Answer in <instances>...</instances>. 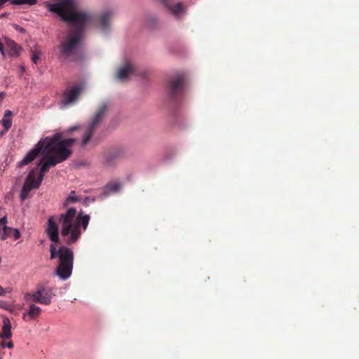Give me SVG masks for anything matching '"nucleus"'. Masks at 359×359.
I'll list each match as a JSON object with an SVG mask.
<instances>
[{"label": "nucleus", "instance_id": "obj_1", "mask_svg": "<svg viewBox=\"0 0 359 359\" xmlns=\"http://www.w3.org/2000/svg\"><path fill=\"white\" fill-rule=\"evenodd\" d=\"M90 221L88 215L81 212L76 216L75 208H70L65 213L60 215H52L48 217L45 228V233L53 243L50 245V259L57 258L55 274L62 280L68 279L73 270L74 252L67 246H60L58 249L56 244L60 242L59 224L61 226V236L67 245L75 243L80 238L82 231H86Z\"/></svg>", "mask_w": 359, "mask_h": 359}, {"label": "nucleus", "instance_id": "obj_2", "mask_svg": "<svg viewBox=\"0 0 359 359\" xmlns=\"http://www.w3.org/2000/svg\"><path fill=\"white\" fill-rule=\"evenodd\" d=\"M48 10L57 13L63 21L71 23L74 27L59 46L62 57L73 62L81 60L80 43L85 28L92 22L91 16L79 11L73 0H62L56 4H50Z\"/></svg>", "mask_w": 359, "mask_h": 359}, {"label": "nucleus", "instance_id": "obj_3", "mask_svg": "<svg viewBox=\"0 0 359 359\" xmlns=\"http://www.w3.org/2000/svg\"><path fill=\"white\" fill-rule=\"evenodd\" d=\"M47 144H44L43 153L53 154L60 161H65L72 154L71 147L76 142L74 138L62 140V135L56 133L50 138H46Z\"/></svg>", "mask_w": 359, "mask_h": 359}, {"label": "nucleus", "instance_id": "obj_4", "mask_svg": "<svg viewBox=\"0 0 359 359\" xmlns=\"http://www.w3.org/2000/svg\"><path fill=\"white\" fill-rule=\"evenodd\" d=\"M109 108V104L107 102H102L97 107L95 113L90 118L83 135L81 147L83 148L91 142L97 129L102 124L103 119Z\"/></svg>", "mask_w": 359, "mask_h": 359}, {"label": "nucleus", "instance_id": "obj_5", "mask_svg": "<svg viewBox=\"0 0 359 359\" xmlns=\"http://www.w3.org/2000/svg\"><path fill=\"white\" fill-rule=\"evenodd\" d=\"M36 170L37 168L32 169L25 180L20 195L22 201H24L28 197L29 192L32 189H39L43 180V176L40 175L36 179Z\"/></svg>", "mask_w": 359, "mask_h": 359}, {"label": "nucleus", "instance_id": "obj_6", "mask_svg": "<svg viewBox=\"0 0 359 359\" xmlns=\"http://www.w3.org/2000/svg\"><path fill=\"white\" fill-rule=\"evenodd\" d=\"M184 81V76L180 74H177L169 79L167 84V90L172 98H175L183 93Z\"/></svg>", "mask_w": 359, "mask_h": 359}, {"label": "nucleus", "instance_id": "obj_7", "mask_svg": "<svg viewBox=\"0 0 359 359\" xmlns=\"http://www.w3.org/2000/svg\"><path fill=\"white\" fill-rule=\"evenodd\" d=\"M82 90L83 87L81 85L67 88L63 92L61 104L64 107L74 104L78 100Z\"/></svg>", "mask_w": 359, "mask_h": 359}, {"label": "nucleus", "instance_id": "obj_8", "mask_svg": "<svg viewBox=\"0 0 359 359\" xmlns=\"http://www.w3.org/2000/svg\"><path fill=\"white\" fill-rule=\"evenodd\" d=\"M124 155L125 150L123 148H114L103 153L102 161L104 165L110 166L117 160L123 158Z\"/></svg>", "mask_w": 359, "mask_h": 359}, {"label": "nucleus", "instance_id": "obj_9", "mask_svg": "<svg viewBox=\"0 0 359 359\" xmlns=\"http://www.w3.org/2000/svg\"><path fill=\"white\" fill-rule=\"evenodd\" d=\"M44 154L45 156L41 159L38 164V165H41L39 175L43 176V178L44 177V174L48 172L51 167H54L62 162L53 154H48L47 153H44Z\"/></svg>", "mask_w": 359, "mask_h": 359}, {"label": "nucleus", "instance_id": "obj_10", "mask_svg": "<svg viewBox=\"0 0 359 359\" xmlns=\"http://www.w3.org/2000/svg\"><path fill=\"white\" fill-rule=\"evenodd\" d=\"M43 149H44V142L39 141L34 147L27 154L23 159L18 163V166L22 167L32 163L39 156Z\"/></svg>", "mask_w": 359, "mask_h": 359}, {"label": "nucleus", "instance_id": "obj_11", "mask_svg": "<svg viewBox=\"0 0 359 359\" xmlns=\"http://www.w3.org/2000/svg\"><path fill=\"white\" fill-rule=\"evenodd\" d=\"M133 74H136L135 67L132 63L127 62L117 70L116 78L119 80H125Z\"/></svg>", "mask_w": 359, "mask_h": 359}, {"label": "nucleus", "instance_id": "obj_12", "mask_svg": "<svg viewBox=\"0 0 359 359\" xmlns=\"http://www.w3.org/2000/svg\"><path fill=\"white\" fill-rule=\"evenodd\" d=\"M112 15L111 11H107L96 18V23L103 32H107L109 29Z\"/></svg>", "mask_w": 359, "mask_h": 359}, {"label": "nucleus", "instance_id": "obj_13", "mask_svg": "<svg viewBox=\"0 0 359 359\" xmlns=\"http://www.w3.org/2000/svg\"><path fill=\"white\" fill-rule=\"evenodd\" d=\"M13 237L18 240L20 237V233L18 229L9 227L7 225L0 227V240L5 241L8 238Z\"/></svg>", "mask_w": 359, "mask_h": 359}, {"label": "nucleus", "instance_id": "obj_14", "mask_svg": "<svg viewBox=\"0 0 359 359\" xmlns=\"http://www.w3.org/2000/svg\"><path fill=\"white\" fill-rule=\"evenodd\" d=\"M37 295L39 299V304L43 305H49L51 303L53 293L50 290L45 287H39L37 289Z\"/></svg>", "mask_w": 359, "mask_h": 359}, {"label": "nucleus", "instance_id": "obj_15", "mask_svg": "<svg viewBox=\"0 0 359 359\" xmlns=\"http://www.w3.org/2000/svg\"><path fill=\"white\" fill-rule=\"evenodd\" d=\"M165 7L175 16H179L184 11L181 3H175L173 0H161Z\"/></svg>", "mask_w": 359, "mask_h": 359}, {"label": "nucleus", "instance_id": "obj_16", "mask_svg": "<svg viewBox=\"0 0 359 359\" xmlns=\"http://www.w3.org/2000/svg\"><path fill=\"white\" fill-rule=\"evenodd\" d=\"M41 309L35 304H30L27 312L22 314V319L25 321H29L40 316Z\"/></svg>", "mask_w": 359, "mask_h": 359}, {"label": "nucleus", "instance_id": "obj_17", "mask_svg": "<svg viewBox=\"0 0 359 359\" xmlns=\"http://www.w3.org/2000/svg\"><path fill=\"white\" fill-rule=\"evenodd\" d=\"M6 46L8 48V53L11 57H18L20 56L22 48L14 41L6 38Z\"/></svg>", "mask_w": 359, "mask_h": 359}, {"label": "nucleus", "instance_id": "obj_18", "mask_svg": "<svg viewBox=\"0 0 359 359\" xmlns=\"http://www.w3.org/2000/svg\"><path fill=\"white\" fill-rule=\"evenodd\" d=\"M121 187V184L118 181H111L108 182L103 189L104 197H107L112 194L117 193Z\"/></svg>", "mask_w": 359, "mask_h": 359}, {"label": "nucleus", "instance_id": "obj_19", "mask_svg": "<svg viewBox=\"0 0 359 359\" xmlns=\"http://www.w3.org/2000/svg\"><path fill=\"white\" fill-rule=\"evenodd\" d=\"M11 323L8 318L3 320L2 332L0 333V338L3 339H9L12 337Z\"/></svg>", "mask_w": 359, "mask_h": 359}, {"label": "nucleus", "instance_id": "obj_20", "mask_svg": "<svg viewBox=\"0 0 359 359\" xmlns=\"http://www.w3.org/2000/svg\"><path fill=\"white\" fill-rule=\"evenodd\" d=\"M26 303L34 304V303L39 304V299L37 295V290L32 293H26L24 297Z\"/></svg>", "mask_w": 359, "mask_h": 359}, {"label": "nucleus", "instance_id": "obj_21", "mask_svg": "<svg viewBox=\"0 0 359 359\" xmlns=\"http://www.w3.org/2000/svg\"><path fill=\"white\" fill-rule=\"evenodd\" d=\"M80 201V198L75 196V191H72L69 196L66 198L64 205L68 206L70 203H74Z\"/></svg>", "mask_w": 359, "mask_h": 359}, {"label": "nucleus", "instance_id": "obj_22", "mask_svg": "<svg viewBox=\"0 0 359 359\" xmlns=\"http://www.w3.org/2000/svg\"><path fill=\"white\" fill-rule=\"evenodd\" d=\"M0 123L6 130H8L12 126V120L11 118L3 117Z\"/></svg>", "mask_w": 359, "mask_h": 359}, {"label": "nucleus", "instance_id": "obj_23", "mask_svg": "<svg viewBox=\"0 0 359 359\" xmlns=\"http://www.w3.org/2000/svg\"><path fill=\"white\" fill-rule=\"evenodd\" d=\"M36 3V0H13V4L16 5L29 4L34 5Z\"/></svg>", "mask_w": 359, "mask_h": 359}, {"label": "nucleus", "instance_id": "obj_24", "mask_svg": "<svg viewBox=\"0 0 359 359\" xmlns=\"http://www.w3.org/2000/svg\"><path fill=\"white\" fill-rule=\"evenodd\" d=\"M40 57V53L39 52H33L32 56V60L34 63L37 64L38 60Z\"/></svg>", "mask_w": 359, "mask_h": 359}, {"label": "nucleus", "instance_id": "obj_25", "mask_svg": "<svg viewBox=\"0 0 359 359\" xmlns=\"http://www.w3.org/2000/svg\"><path fill=\"white\" fill-rule=\"evenodd\" d=\"M8 221H7V217L4 216L3 217L0 218V227L6 226Z\"/></svg>", "mask_w": 359, "mask_h": 359}, {"label": "nucleus", "instance_id": "obj_26", "mask_svg": "<svg viewBox=\"0 0 359 359\" xmlns=\"http://www.w3.org/2000/svg\"><path fill=\"white\" fill-rule=\"evenodd\" d=\"M0 51L3 56H5V50H4V44L0 42Z\"/></svg>", "mask_w": 359, "mask_h": 359}, {"label": "nucleus", "instance_id": "obj_27", "mask_svg": "<svg viewBox=\"0 0 359 359\" xmlns=\"http://www.w3.org/2000/svg\"><path fill=\"white\" fill-rule=\"evenodd\" d=\"M12 116V111L10 110H6L4 113V117L10 118Z\"/></svg>", "mask_w": 359, "mask_h": 359}, {"label": "nucleus", "instance_id": "obj_28", "mask_svg": "<svg viewBox=\"0 0 359 359\" xmlns=\"http://www.w3.org/2000/svg\"><path fill=\"white\" fill-rule=\"evenodd\" d=\"M79 129V126H72L68 129V132L72 133Z\"/></svg>", "mask_w": 359, "mask_h": 359}, {"label": "nucleus", "instance_id": "obj_29", "mask_svg": "<svg viewBox=\"0 0 359 359\" xmlns=\"http://www.w3.org/2000/svg\"><path fill=\"white\" fill-rule=\"evenodd\" d=\"M6 346L8 348H12L13 347V343L12 341H8L7 344H6Z\"/></svg>", "mask_w": 359, "mask_h": 359}, {"label": "nucleus", "instance_id": "obj_30", "mask_svg": "<svg viewBox=\"0 0 359 359\" xmlns=\"http://www.w3.org/2000/svg\"><path fill=\"white\" fill-rule=\"evenodd\" d=\"M6 292L4 289L0 285V295H4Z\"/></svg>", "mask_w": 359, "mask_h": 359}, {"label": "nucleus", "instance_id": "obj_31", "mask_svg": "<svg viewBox=\"0 0 359 359\" xmlns=\"http://www.w3.org/2000/svg\"><path fill=\"white\" fill-rule=\"evenodd\" d=\"M8 130H6V129H4V130H1L0 132V137H1L2 136H4Z\"/></svg>", "mask_w": 359, "mask_h": 359}, {"label": "nucleus", "instance_id": "obj_32", "mask_svg": "<svg viewBox=\"0 0 359 359\" xmlns=\"http://www.w3.org/2000/svg\"><path fill=\"white\" fill-rule=\"evenodd\" d=\"M4 97V92H1L0 93V100L3 99Z\"/></svg>", "mask_w": 359, "mask_h": 359}, {"label": "nucleus", "instance_id": "obj_33", "mask_svg": "<svg viewBox=\"0 0 359 359\" xmlns=\"http://www.w3.org/2000/svg\"><path fill=\"white\" fill-rule=\"evenodd\" d=\"M21 71L23 72L25 71V68L23 67H22L21 68Z\"/></svg>", "mask_w": 359, "mask_h": 359}]
</instances>
